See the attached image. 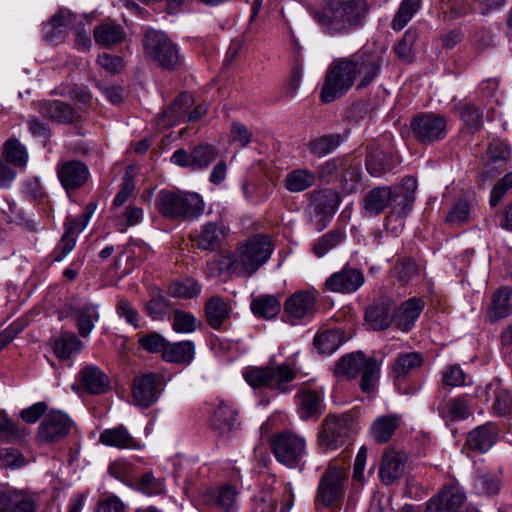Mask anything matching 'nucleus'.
<instances>
[{
    "label": "nucleus",
    "instance_id": "ddd939ff",
    "mask_svg": "<svg viewBox=\"0 0 512 512\" xmlns=\"http://www.w3.org/2000/svg\"><path fill=\"white\" fill-rule=\"evenodd\" d=\"M316 303V291H296L284 303V316L291 323H295L298 320H309L317 312Z\"/></svg>",
    "mask_w": 512,
    "mask_h": 512
},
{
    "label": "nucleus",
    "instance_id": "a211bd4d",
    "mask_svg": "<svg viewBox=\"0 0 512 512\" xmlns=\"http://www.w3.org/2000/svg\"><path fill=\"white\" fill-rule=\"evenodd\" d=\"M228 235V229L222 222H206L200 226L193 240L203 251H216L221 248Z\"/></svg>",
    "mask_w": 512,
    "mask_h": 512
},
{
    "label": "nucleus",
    "instance_id": "5fc2aeb1",
    "mask_svg": "<svg viewBox=\"0 0 512 512\" xmlns=\"http://www.w3.org/2000/svg\"><path fill=\"white\" fill-rule=\"evenodd\" d=\"M201 292V286L192 278H185L180 281L172 282L169 286V293L173 297L192 299L198 297Z\"/></svg>",
    "mask_w": 512,
    "mask_h": 512
},
{
    "label": "nucleus",
    "instance_id": "0e129e2a",
    "mask_svg": "<svg viewBox=\"0 0 512 512\" xmlns=\"http://www.w3.org/2000/svg\"><path fill=\"white\" fill-rule=\"evenodd\" d=\"M65 424H66V437L67 436L69 437V441L67 444H70L69 463L73 464L79 458L82 436H81L77 426L75 425V423L67 415H66Z\"/></svg>",
    "mask_w": 512,
    "mask_h": 512
},
{
    "label": "nucleus",
    "instance_id": "774afa93",
    "mask_svg": "<svg viewBox=\"0 0 512 512\" xmlns=\"http://www.w3.org/2000/svg\"><path fill=\"white\" fill-rule=\"evenodd\" d=\"M512 188V172L505 174L492 188L490 205L497 206L503 196Z\"/></svg>",
    "mask_w": 512,
    "mask_h": 512
},
{
    "label": "nucleus",
    "instance_id": "a18cd8bd",
    "mask_svg": "<svg viewBox=\"0 0 512 512\" xmlns=\"http://www.w3.org/2000/svg\"><path fill=\"white\" fill-rule=\"evenodd\" d=\"M422 0H402L392 20L391 27L395 31L402 30L420 10Z\"/></svg>",
    "mask_w": 512,
    "mask_h": 512
},
{
    "label": "nucleus",
    "instance_id": "052dcab7",
    "mask_svg": "<svg viewBox=\"0 0 512 512\" xmlns=\"http://www.w3.org/2000/svg\"><path fill=\"white\" fill-rule=\"evenodd\" d=\"M471 203L466 198H459L450 208L446 221L450 225L458 226L469 221Z\"/></svg>",
    "mask_w": 512,
    "mask_h": 512
},
{
    "label": "nucleus",
    "instance_id": "58836bf2",
    "mask_svg": "<svg viewBox=\"0 0 512 512\" xmlns=\"http://www.w3.org/2000/svg\"><path fill=\"white\" fill-rule=\"evenodd\" d=\"M64 434V414L51 410L39 427V435L46 441H56Z\"/></svg>",
    "mask_w": 512,
    "mask_h": 512
},
{
    "label": "nucleus",
    "instance_id": "680f3d73",
    "mask_svg": "<svg viewBox=\"0 0 512 512\" xmlns=\"http://www.w3.org/2000/svg\"><path fill=\"white\" fill-rule=\"evenodd\" d=\"M134 488L146 495H158L164 492V482L157 479L151 472L145 473L133 484Z\"/></svg>",
    "mask_w": 512,
    "mask_h": 512
},
{
    "label": "nucleus",
    "instance_id": "69168bd1",
    "mask_svg": "<svg viewBox=\"0 0 512 512\" xmlns=\"http://www.w3.org/2000/svg\"><path fill=\"white\" fill-rule=\"evenodd\" d=\"M138 345L145 351L149 353H159L163 354L165 349L167 340L157 332H150L147 334H142L138 337Z\"/></svg>",
    "mask_w": 512,
    "mask_h": 512
},
{
    "label": "nucleus",
    "instance_id": "a878e982",
    "mask_svg": "<svg viewBox=\"0 0 512 512\" xmlns=\"http://www.w3.org/2000/svg\"><path fill=\"white\" fill-rule=\"evenodd\" d=\"M424 364L423 354L417 351L399 354L392 366L391 374L395 383L400 384L417 372Z\"/></svg>",
    "mask_w": 512,
    "mask_h": 512
},
{
    "label": "nucleus",
    "instance_id": "e2e57ef3",
    "mask_svg": "<svg viewBox=\"0 0 512 512\" xmlns=\"http://www.w3.org/2000/svg\"><path fill=\"white\" fill-rule=\"evenodd\" d=\"M64 31V18L62 12L55 14L43 27V38L46 42L57 44Z\"/></svg>",
    "mask_w": 512,
    "mask_h": 512
},
{
    "label": "nucleus",
    "instance_id": "f3484780",
    "mask_svg": "<svg viewBox=\"0 0 512 512\" xmlns=\"http://www.w3.org/2000/svg\"><path fill=\"white\" fill-rule=\"evenodd\" d=\"M363 283L364 275L360 270L345 266L326 280L325 287L331 292L346 294L357 291Z\"/></svg>",
    "mask_w": 512,
    "mask_h": 512
},
{
    "label": "nucleus",
    "instance_id": "bf43d9fd",
    "mask_svg": "<svg viewBox=\"0 0 512 512\" xmlns=\"http://www.w3.org/2000/svg\"><path fill=\"white\" fill-rule=\"evenodd\" d=\"M144 310L152 320H163L169 314L171 306L169 300L161 293L154 294L145 304Z\"/></svg>",
    "mask_w": 512,
    "mask_h": 512
},
{
    "label": "nucleus",
    "instance_id": "4be33fe9",
    "mask_svg": "<svg viewBox=\"0 0 512 512\" xmlns=\"http://www.w3.org/2000/svg\"><path fill=\"white\" fill-rule=\"evenodd\" d=\"M425 303L421 298H410L404 301L393 314V323L402 332H409L421 315Z\"/></svg>",
    "mask_w": 512,
    "mask_h": 512
},
{
    "label": "nucleus",
    "instance_id": "4d7b16f0",
    "mask_svg": "<svg viewBox=\"0 0 512 512\" xmlns=\"http://www.w3.org/2000/svg\"><path fill=\"white\" fill-rule=\"evenodd\" d=\"M89 218V213L82 212L73 220L66 219V254L75 247L77 235L87 226Z\"/></svg>",
    "mask_w": 512,
    "mask_h": 512
},
{
    "label": "nucleus",
    "instance_id": "37998d69",
    "mask_svg": "<svg viewBox=\"0 0 512 512\" xmlns=\"http://www.w3.org/2000/svg\"><path fill=\"white\" fill-rule=\"evenodd\" d=\"M280 309V301L274 295H261L251 302V311L260 318L271 319L280 312Z\"/></svg>",
    "mask_w": 512,
    "mask_h": 512
},
{
    "label": "nucleus",
    "instance_id": "f704fd0d",
    "mask_svg": "<svg viewBox=\"0 0 512 512\" xmlns=\"http://www.w3.org/2000/svg\"><path fill=\"white\" fill-rule=\"evenodd\" d=\"M194 99L189 93H182L174 103L163 111L164 126H174L180 121H186L188 110L192 108Z\"/></svg>",
    "mask_w": 512,
    "mask_h": 512
},
{
    "label": "nucleus",
    "instance_id": "3c124183",
    "mask_svg": "<svg viewBox=\"0 0 512 512\" xmlns=\"http://www.w3.org/2000/svg\"><path fill=\"white\" fill-rule=\"evenodd\" d=\"M217 149L209 144H200L192 149L193 171L204 170L216 160Z\"/></svg>",
    "mask_w": 512,
    "mask_h": 512
},
{
    "label": "nucleus",
    "instance_id": "a19ab883",
    "mask_svg": "<svg viewBox=\"0 0 512 512\" xmlns=\"http://www.w3.org/2000/svg\"><path fill=\"white\" fill-rule=\"evenodd\" d=\"M454 111L469 129L478 131L482 127L483 114L474 104L459 100L454 103Z\"/></svg>",
    "mask_w": 512,
    "mask_h": 512
},
{
    "label": "nucleus",
    "instance_id": "412c9836",
    "mask_svg": "<svg viewBox=\"0 0 512 512\" xmlns=\"http://www.w3.org/2000/svg\"><path fill=\"white\" fill-rule=\"evenodd\" d=\"M99 443L120 450H141L143 447L124 425L104 429L99 435Z\"/></svg>",
    "mask_w": 512,
    "mask_h": 512
},
{
    "label": "nucleus",
    "instance_id": "2eb2a0df",
    "mask_svg": "<svg viewBox=\"0 0 512 512\" xmlns=\"http://www.w3.org/2000/svg\"><path fill=\"white\" fill-rule=\"evenodd\" d=\"M465 500V493L459 486H444L427 502L426 512H456Z\"/></svg>",
    "mask_w": 512,
    "mask_h": 512
},
{
    "label": "nucleus",
    "instance_id": "2f4dec72",
    "mask_svg": "<svg viewBox=\"0 0 512 512\" xmlns=\"http://www.w3.org/2000/svg\"><path fill=\"white\" fill-rule=\"evenodd\" d=\"M207 323L214 330H220L225 321L230 318V305L219 296H212L204 307Z\"/></svg>",
    "mask_w": 512,
    "mask_h": 512
},
{
    "label": "nucleus",
    "instance_id": "c03bdc74",
    "mask_svg": "<svg viewBox=\"0 0 512 512\" xmlns=\"http://www.w3.org/2000/svg\"><path fill=\"white\" fill-rule=\"evenodd\" d=\"M438 411L442 418L451 421L463 420L470 415L468 403L463 397L450 399L445 404L439 406Z\"/></svg>",
    "mask_w": 512,
    "mask_h": 512
},
{
    "label": "nucleus",
    "instance_id": "473e14b6",
    "mask_svg": "<svg viewBox=\"0 0 512 512\" xmlns=\"http://www.w3.org/2000/svg\"><path fill=\"white\" fill-rule=\"evenodd\" d=\"M512 312V289L509 287L499 288L491 298L488 310L489 321L494 323L508 317Z\"/></svg>",
    "mask_w": 512,
    "mask_h": 512
},
{
    "label": "nucleus",
    "instance_id": "6e6552de",
    "mask_svg": "<svg viewBox=\"0 0 512 512\" xmlns=\"http://www.w3.org/2000/svg\"><path fill=\"white\" fill-rule=\"evenodd\" d=\"M270 447L276 460L288 468H302L307 456L304 437L289 431L274 433L270 438Z\"/></svg>",
    "mask_w": 512,
    "mask_h": 512
},
{
    "label": "nucleus",
    "instance_id": "09e8293b",
    "mask_svg": "<svg viewBox=\"0 0 512 512\" xmlns=\"http://www.w3.org/2000/svg\"><path fill=\"white\" fill-rule=\"evenodd\" d=\"M3 153L6 160L16 167H25L29 159L26 147L18 139L7 140Z\"/></svg>",
    "mask_w": 512,
    "mask_h": 512
},
{
    "label": "nucleus",
    "instance_id": "79ce46f5",
    "mask_svg": "<svg viewBox=\"0 0 512 512\" xmlns=\"http://www.w3.org/2000/svg\"><path fill=\"white\" fill-rule=\"evenodd\" d=\"M345 231L337 228L317 238L311 246L312 252L319 258L325 256L330 250L337 247L345 239Z\"/></svg>",
    "mask_w": 512,
    "mask_h": 512
},
{
    "label": "nucleus",
    "instance_id": "6e6d98bb",
    "mask_svg": "<svg viewBox=\"0 0 512 512\" xmlns=\"http://www.w3.org/2000/svg\"><path fill=\"white\" fill-rule=\"evenodd\" d=\"M419 33L415 28H409L403 38L394 46L397 56L405 62H411L414 57V45L418 40Z\"/></svg>",
    "mask_w": 512,
    "mask_h": 512
},
{
    "label": "nucleus",
    "instance_id": "c756f323",
    "mask_svg": "<svg viewBox=\"0 0 512 512\" xmlns=\"http://www.w3.org/2000/svg\"><path fill=\"white\" fill-rule=\"evenodd\" d=\"M298 414L302 420L318 418L322 414L323 397L314 390H303L296 395Z\"/></svg>",
    "mask_w": 512,
    "mask_h": 512
},
{
    "label": "nucleus",
    "instance_id": "f8f14e48",
    "mask_svg": "<svg viewBox=\"0 0 512 512\" xmlns=\"http://www.w3.org/2000/svg\"><path fill=\"white\" fill-rule=\"evenodd\" d=\"M162 376L144 373L135 377L132 385L133 403L141 408H149L157 402L162 391Z\"/></svg>",
    "mask_w": 512,
    "mask_h": 512
},
{
    "label": "nucleus",
    "instance_id": "39448f33",
    "mask_svg": "<svg viewBox=\"0 0 512 512\" xmlns=\"http://www.w3.org/2000/svg\"><path fill=\"white\" fill-rule=\"evenodd\" d=\"M274 250L273 243L267 235L257 234L241 243L237 250V257L232 262L231 258L223 261H215L229 268L232 264L240 266L247 275L254 274L271 257Z\"/></svg>",
    "mask_w": 512,
    "mask_h": 512
},
{
    "label": "nucleus",
    "instance_id": "aec40b11",
    "mask_svg": "<svg viewBox=\"0 0 512 512\" xmlns=\"http://www.w3.org/2000/svg\"><path fill=\"white\" fill-rule=\"evenodd\" d=\"M38 496L35 494L11 489L0 490V512H34L37 506Z\"/></svg>",
    "mask_w": 512,
    "mask_h": 512
},
{
    "label": "nucleus",
    "instance_id": "72a5a7b5",
    "mask_svg": "<svg viewBox=\"0 0 512 512\" xmlns=\"http://www.w3.org/2000/svg\"><path fill=\"white\" fill-rule=\"evenodd\" d=\"M392 188L388 186L375 187L363 199V207L369 215L381 214L390 204Z\"/></svg>",
    "mask_w": 512,
    "mask_h": 512
},
{
    "label": "nucleus",
    "instance_id": "c9c22d12",
    "mask_svg": "<svg viewBox=\"0 0 512 512\" xmlns=\"http://www.w3.org/2000/svg\"><path fill=\"white\" fill-rule=\"evenodd\" d=\"M93 36L99 46L108 48L121 43L125 32L119 24L104 22L95 27Z\"/></svg>",
    "mask_w": 512,
    "mask_h": 512
},
{
    "label": "nucleus",
    "instance_id": "393cba45",
    "mask_svg": "<svg viewBox=\"0 0 512 512\" xmlns=\"http://www.w3.org/2000/svg\"><path fill=\"white\" fill-rule=\"evenodd\" d=\"M497 438V426L494 423L488 422L469 432L465 446L472 451L486 453L496 443Z\"/></svg>",
    "mask_w": 512,
    "mask_h": 512
},
{
    "label": "nucleus",
    "instance_id": "6ab92c4d",
    "mask_svg": "<svg viewBox=\"0 0 512 512\" xmlns=\"http://www.w3.org/2000/svg\"><path fill=\"white\" fill-rule=\"evenodd\" d=\"M407 456L402 451L387 449L384 451L379 467V478L388 486L398 481L404 474Z\"/></svg>",
    "mask_w": 512,
    "mask_h": 512
},
{
    "label": "nucleus",
    "instance_id": "b1692460",
    "mask_svg": "<svg viewBox=\"0 0 512 512\" xmlns=\"http://www.w3.org/2000/svg\"><path fill=\"white\" fill-rule=\"evenodd\" d=\"M511 156V147L500 139H493L484 156V175L493 177L504 168V164Z\"/></svg>",
    "mask_w": 512,
    "mask_h": 512
},
{
    "label": "nucleus",
    "instance_id": "f03ea898",
    "mask_svg": "<svg viewBox=\"0 0 512 512\" xmlns=\"http://www.w3.org/2000/svg\"><path fill=\"white\" fill-rule=\"evenodd\" d=\"M369 5L366 0H323L313 19L330 37L348 36L366 23Z\"/></svg>",
    "mask_w": 512,
    "mask_h": 512
},
{
    "label": "nucleus",
    "instance_id": "dca6fc26",
    "mask_svg": "<svg viewBox=\"0 0 512 512\" xmlns=\"http://www.w3.org/2000/svg\"><path fill=\"white\" fill-rule=\"evenodd\" d=\"M341 202L340 195L337 191L331 189L321 190L314 200L317 219L313 221L315 230L318 232L324 230L332 216L337 211Z\"/></svg>",
    "mask_w": 512,
    "mask_h": 512
},
{
    "label": "nucleus",
    "instance_id": "9b49d317",
    "mask_svg": "<svg viewBox=\"0 0 512 512\" xmlns=\"http://www.w3.org/2000/svg\"><path fill=\"white\" fill-rule=\"evenodd\" d=\"M414 138L421 144H431L445 138L447 119L435 113H419L410 121Z\"/></svg>",
    "mask_w": 512,
    "mask_h": 512
},
{
    "label": "nucleus",
    "instance_id": "e433bc0d",
    "mask_svg": "<svg viewBox=\"0 0 512 512\" xmlns=\"http://www.w3.org/2000/svg\"><path fill=\"white\" fill-rule=\"evenodd\" d=\"M343 142L344 137L341 134L333 133L313 138L306 146L311 155L322 158L334 152Z\"/></svg>",
    "mask_w": 512,
    "mask_h": 512
},
{
    "label": "nucleus",
    "instance_id": "7c9ffc66",
    "mask_svg": "<svg viewBox=\"0 0 512 512\" xmlns=\"http://www.w3.org/2000/svg\"><path fill=\"white\" fill-rule=\"evenodd\" d=\"M195 357V344L191 340L168 342L162 354V359L168 363L190 364Z\"/></svg>",
    "mask_w": 512,
    "mask_h": 512
},
{
    "label": "nucleus",
    "instance_id": "864d4df0",
    "mask_svg": "<svg viewBox=\"0 0 512 512\" xmlns=\"http://www.w3.org/2000/svg\"><path fill=\"white\" fill-rule=\"evenodd\" d=\"M491 409L498 417L512 419V392L504 388L496 389Z\"/></svg>",
    "mask_w": 512,
    "mask_h": 512
},
{
    "label": "nucleus",
    "instance_id": "5701e85b",
    "mask_svg": "<svg viewBox=\"0 0 512 512\" xmlns=\"http://www.w3.org/2000/svg\"><path fill=\"white\" fill-rule=\"evenodd\" d=\"M237 416L236 408L231 403L221 400L213 412L210 426L218 435H228L239 425Z\"/></svg>",
    "mask_w": 512,
    "mask_h": 512
},
{
    "label": "nucleus",
    "instance_id": "c85d7f7f",
    "mask_svg": "<svg viewBox=\"0 0 512 512\" xmlns=\"http://www.w3.org/2000/svg\"><path fill=\"white\" fill-rule=\"evenodd\" d=\"M238 491L234 486L225 484L219 489H209L203 495V500L211 508L231 510L237 507Z\"/></svg>",
    "mask_w": 512,
    "mask_h": 512
},
{
    "label": "nucleus",
    "instance_id": "4468645a",
    "mask_svg": "<svg viewBox=\"0 0 512 512\" xmlns=\"http://www.w3.org/2000/svg\"><path fill=\"white\" fill-rule=\"evenodd\" d=\"M75 391L83 390L88 394L100 395L111 389L109 376L96 365H87L78 373V384H73Z\"/></svg>",
    "mask_w": 512,
    "mask_h": 512
},
{
    "label": "nucleus",
    "instance_id": "13d9d810",
    "mask_svg": "<svg viewBox=\"0 0 512 512\" xmlns=\"http://www.w3.org/2000/svg\"><path fill=\"white\" fill-rule=\"evenodd\" d=\"M415 202V196L412 193H400L398 190H392V199L389 204L390 214L406 218L411 212Z\"/></svg>",
    "mask_w": 512,
    "mask_h": 512
},
{
    "label": "nucleus",
    "instance_id": "0eeeda50",
    "mask_svg": "<svg viewBox=\"0 0 512 512\" xmlns=\"http://www.w3.org/2000/svg\"><path fill=\"white\" fill-rule=\"evenodd\" d=\"M356 430L355 418L349 414L328 415L317 434L318 446L325 452L342 447Z\"/></svg>",
    "mask_w": 512,
    "mask_h": 512
},
{
    "label": "nucleus",
    "instance_id": "49530a36",
    "mask_svg": "<svg viewBox=\"0 0 512 512\" xmlns=\"http://www.w3.org/2000/svg\"><path fill=\"white\" fill-rule=\"evenodd\" d=\"M315 174L307 169H296L285 179V187L290 192H302L314 185Z\"/></svg>",
    "mask_w": 512,
    "mask_h": 512
},
{
    "label": "nucleus",
    "instance_id": "cd10ccee",
    "mask_svg": "<svg viewBox=\"0 0 512 512\" xmlns=\"http://www.w3.org/2000/svg\"><path fill=\"white\" fill-rule=\"evenodd\" d=\"M393 303L388 299H380L365 311V320L374 330H383L393 323Z\"/></svg>",
    "mask_w": 512,
    "mask_h": 512
},
{
    "label": "nucleus",
    "instance_id": "ea45409f",
    "mask_svg": "<svg viewBox=\"0 0 512 512\" xmlns=\"http://www.w3.org/2000/svg\"><path fill=\"white\" fill-rule=\"evenodd\" d=\"M345 341L344 333L340 329H331L319 332L314 337V347L320 354L334 353Z\"/></svg>",
    "mask_w": 512,
    "mask_h": 512
},
{
    "label": "nucleus",
    "instance_id": "1a4fd4ad",
    "mask_svg": "<svg viewBox=\"0 0 512 512\" xmlns=\"http://www.w3.org/2000/svg\"><path fill=\"white\" fill-rule=\"evenodd\" d=\"M143 46L147 55L164 69H176L181 63L176 44L160 31H147L143 39Z\"/></svg>",
    "mask_w": 512,
    "mask_h": 512
},
{
    "label": "nucleus",
    "instance_id": "423d86ee",
    "mask_svg": "<svg viewBox=\"0 0 512 512\" xmlns=\"http://www.w3.org/2000/svg\"><path fill=\"white\" fill-rule=\"evenodd\" d=\"M336 372L347 378L361 374L360 388L364 393L371 394L376 389L380 366L376 359L368 358L359 351L343 356L337 363Z\"/></svg>",
    "mask_w": 512,
    "mask_h": 512
},
{
    "label": "nucleus",
    "instance_id": "8fccbe9b",
    "mask_svg": "<svg viewBox=\"0 0 512 512\" xmlns=\"http://www.w3.org/2000/svg\"><path fill=\"white\" fill-rule=\"evenodd\" d=\"M201 324V321L189 312L178 309L173 312L172 329L176 333H193L201 327Z\"/></svg>",
    "mask_w": 512,
    "mask_h": 512
},
{
    "label": "nucleus",
    "instance_id": "20e7f679",
    "mask_svg": "<svg viewBox=\"0 0 512 512\" xmlns=\"http://www.w3.org/2000/svg\"><path fill=\"white\" fill-rule=\"evenodd\" d=\"M243 378L254 389H267L279 394L289 393L296 378L295 363H276L271 359L265 366H249Z\"/></svg>",
    "mask_w": 512,
    "mask_h": 512
},
{
    "label": "nucleus",
    "instance_id": "bb28decb",
    "mask_svg": "<svg viewBox=\"0 0 512 512\" xmlns=\"http://www.w3.org/2000/svg\"><path fill=\"white\" fill-rule=\"evenodd\" d=\"M72 316L76 322L78 333L83 338H88L99 320L97 307L86 301L71 304Z\"/></svg>",
    "mask_w": 512,
    "mask_h": 512
},
{
    "label": "nucleus",
    "instance_id": "9d476101",
    "mask_svg": "<svg viewBox=\"0 0 512 512\" xmlns=\"http://www.w3.org/2000/svg\"><path fill=\"white\" fill-rule=\"evenodd\" d=\"M344 481L343 468L330 464L319 482L315 498L316 508H337L344 497Z\"/></svg>",
    "mask_w": 512,
    "mask_h": 512
},
{
    "label": "nucleus",
    "instance_id": "f257e3e1",
    "mask_svg": "<svg viewBox=\"0 0 512 512\" xmlns=\"http://www.w3.org/2000/svg\"><path fill=\"white\" fill-rule=\"evenodd\" d=\"M383 50L363 47L357 52L334 59L325 72L319 98L331 103L344 96L354 85L357 90L368 87L379 75Z\"/></svg>",
    "mask_w": 512,
    "mask_h": 512
},
{
    "label": "nucleus",
    "instance_id": "338daca9",
    "mask_svg": "<svg viewBox=\"0 0 512 512\" xmlns=\"http://www.w3.org/2000/svg\"><path fill=\"white\" fill-rule=\"evenodd\" d=\"M108 473L113 478L128 483L133 476V465L125 459H117L108 466Z\"/></svg>",
    "mask_w": 512,
    "mask_h": 512
},
{
    "label": "nucleus",
    "instance_id": "7ed1b4c3",
    "mask_svg": "<svg viewBox=\"0 0 512 512\" xmlns=\"http://www.w3.org/2000/svg\"><path fill=\"white\" fill-rule=\"evenodd\" d=\"M155 207L167 219L192 221L203 215L205 202L196 192L163 189L156 195Z\"/></svg>",
    "mask_w": 512,
    "mask_h": 512
},
{
    "label": "nucleus",
    "instance_id": "de8ad7c7",
    "mask_svg": "<svg viewBox=\"0 0 512 512\" xmlns=\"http://www.w3.org/2000/svg\"><path fill=\"white\" fill-rule=\"evenodd\" d=\"M89 177L86 164L81 161H66V190L82 186Z\"/></svg>",
    "mask_w": 512,
    "mask_h": 512
},
{
    "label": "nucleus",
    "instance_id": "603ef678",
    "mask_svg": "<svg viewBox=\"0 0 512 512\" xmlns=\"http://www.w3.org/2000/svg\"><path fill=\"white\" fill-rule=\"evenodd\" d=\"M25 428L14 422L7 415L0 418V441L4 443H17L23 440Z\"/></svg>",
    "mask_w": 512,
    "mask_h": 512
},
{
    "label": "nucleus",
    "instance_id": "4c0bfd02",
    "mask_svg": "<svg viewBox=\"0 0 512 512\" xmlns=\"http://www.w3.org/2000/svg\"><path fill=\"white\" fill-rule=\"evenodd\" d=\"M400 423L401 418L398 415L378 417L374 420L370 428L374 440L378 443L388 442L395 430L400 426Z\"/></svg>",
    "mask_w": 512,
    "mask_h": 512
}]
</instances>
